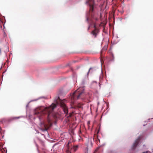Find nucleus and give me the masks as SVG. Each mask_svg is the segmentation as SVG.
Instances as JSON below:
<instances>
[{
	"label": "nucleus",
	"instance_id": "obj_1",
	"mask_svg": "<svg viewBox=\"0 0 153 153\" xmlns=\"http://www.w3.org/2000/svg\"><path fill=\"white\" fill-rule=\"evenodd\" d=\"M56 106V104L53 103L49 107H40L35 110L34 114L39 116L42 127L46 128L48 125L51 124L50 115Z\"/></svg>",
	"mask_w": 153,
	"mask_h": 153
},
{
	"label": "nucleus",
	"instance_id": "obj_2",
	"mask_svg": "<svg viewBox=\"0 0 153 153\" xmlns=\"http://www.w3.org/2000/svg\"><path fill=\"white\" fill-rule=\"evenodd\" d=\"M84 89L83 87L78 88L72 94L71 99L72 101L78 100L80 98L83 99L82 96L84 94Z\"/></svg>",
	"mask_w": 153,
	"mask_h": 153
},
{
	"label": "nucleus",
	"instance_id": "obj_3",
	"mask_svg": "<svg viewBox=\"0 0 153 153\" xmlns=\"http://www.w3.org/2000/svg\"><path fill=\"white\" fill-rule=\"evenodd\" d=\"M88 3L89 7L90 13H92L94 11V7L95 5V3L94 0H88Z\"/></svg>",
	"mask_w": 153,
	"mask_h": 153
},
{
	"label": "nucleus",
	"instance_id": "obj_4",
	"mask_svg": "<svg viewBox=\"0 0 153 153\" xmlns=\"http://www.w3.org/2000/svg\"><path fill=\"white\" fill-rule=\"evenodd\" d=\"M78 146L77 145L74 146L72 148L70 147L69 145V143L67 145V149L66 150L67 153H71V151L73 150L74 152L78 149Z\"/></svg>",
	"mask_w": 153,
	"mask_h": 153
},
{
	"label": "nucleus",
	"instance_id": "obj_5",
	"mask_svg": "<svg viewBox=\"0 0 153 153\" xmlns=\"http://www.w3.org/2000/svg\"><path fill=\"white\" fill-rule=\"evenodd\" d=\"M58 100H59L61 102L60 103V105L61 106L65 114H67L68 113V109L67 107L66 106V105L63 103L62 102V100H61L59 97H58Z\"/></svg>",
	"mask_w": 153,
	"mask_h": 153
},
{
	"label": "nucleus",
	"instance_id": "obj_6",
	"mask_svg": "<svg viewBox=\"0 0 153 153\" xmlns=\"http://www.w3.org/2000/svg\"><path fill=\"white\" fill-rule=\"evenodd\" d=\"M141 140V137H139L135 141L134 143L133 144L132 146V149H135L137 146L140 140Z\"/></svg>",
	"mask_w": 153,
	"mask_h": 153
},
{
	"label": "nucleus",
	"instance_id": "obj_7",
	"mask_svg": "<svg viewBox=\"0 0 153 153\" xmlns=\"http://www.w3.org/2000/svg\"><path fill=\"white\" fill-rule=\"evenodd\" d=\"M99 33V30L98 28H95L93 30L91 33V34L93 35L94 38L97 37Z\"/></svg>",
	"mask_w": 153,
	"mask_h": 153
},
{
	"label": "nucleus",
	"instance_id": "obj_8",
	"mask_svg": "<svg viewBox=\"0 0 153 153\" xmlns=\"http://www.w3.org/2000/svg\"><path fill=\"white\" fill-rule=\"evenodd\" d=\"M82 104L81 103H79L78 104L77 107L79 108H82Z\"/></svg>",
	"mask_w": 153,
	"mask_h": 153
},
{
	"label": "nucleus",
	"instance_id": "obj_9",
	"mask_svg": "<svg viewBox=\"0 0 153 153\" xmlns=\"http://www.w3.org/2000/svg\"><path fill=\"white\" fill-rule=\"evenodd\" d=\"M19 118V117H12V119H18Z\"/></svg>",
	"mask_w": 153,
	"mask_h": 153
},
{
	"label": "nucleus",
	"instance_id": "obj_10",
	"mask_svg": "<svg viewBox=\"0 0 153 153\" xmlns=\"http://www.w3.org/2000/svg\"><path fill=\"white\" fill-rule=\"evenodd\" d=\"M94 29H95V28H96V24L95 23H94Z\"/></svg>",
	"mask_w": 153,
	"mask_h": 153
},
{
	"label": "nucleus",
	"instance_id": "obj_11",
	"mask_svg": "<svg viewBox=\"0 0 153 153\" xmlns=\"http://www.w3.org/2000/svg\"><path fill=\"white\" fill-rule=\"evenodd\" d=\"M90 26H91V25H90L89 26H88V30H89L90 27Z\"/></svg>",
	"mask_w": 153,
	"mask_h": 153
},
{
	"label": "nucleus",
	"instance_id": "obj_12",
	"mask_svg": "<svg viewBox=\"0 0 153 153\" xmlns=\"http://www.w3.org/2000/svg\"><path fill=\"white\" fill-rule=\"evenodd\" d=\"M92 68H90V69H89V71H88V73H89V71H90V70H91Z\"/></svg>",
	"mask_w": 153,
	"mask_h": 153
},
{
	"label": "nucleus",
	"instance_id": "obj_13",
	"mask_svg": "<svg viewBox=\"0 0 153 153\" xmlns=\"http://www.w3.org/2000/svg\"><path fill=\"white\" fill-rule=\"evenodd\" d=\"M89 19V18L88 17H87V19H86V20H87V21H88Z\"/></svg>",
	"mask_w": 153,
	"mask_h": 153
},
{
	"label": "nucleus",
	"instance_id": "obj_14",
	"mask_svg": "<svg viewBox=\"0 0 153 153\" xmlns=\"http://www.w3.org/2000/svg\"><path fill=\"white\" fill-rule=\"evenodd\" d=\"M56 102L57 103H58V101H57V100H56Z\"/></svg>",
	"mask_w": 153,
	"mask_h": 153
},
{
	"label": "nucleus",
	"instance_id": "obj_15",
	"mask_svg": "<svg viewBox=\"0 0 153 153\" xmlns=\"http://www.w3.org/2000/svg\"><path fill=\"white\" fill-rule=\"evenodd\" d=\"M71 114H70L69 116V117H71Z\"/></svg>",
	"mask_w": 153,
	"mask_h": 153
},
{
	"label": "nucleus",
	"instance_id": "obj_16",
	"mask_svg": "<svg viewBox=\"0 0 153 153\" xmlns=\"http://www.w3.org/2000/svg\"><path fill=\"white\" fill-rule=\"evenodd\" d=\"M89 123H89V122H88V125L89 124Z\"/></svg>",
	"mask_w": 153,
	"mask_h": 153
},
{
	"label": "nucleus",
	"instance_id": "obj_17",
	"mask_svg": "<svg viewBox=\"0 0 153 153\" xmlns=\"http://www.w3.org/2000/svg\"><path fill=\"white\" fill-rule=\"evenodd\" d=\"M96 20H97V18H96Z\"/></svg>",
	"mask_w": 153,
	"mask_h": 153
},
{
	"label": "nucleus",
	"instance_id": "obj_18",
	"mask_svg": "<svg viewBox=\"0 0 153 153\" xmlns=\"http://www.w3.org/2000/svg\"><path fill=\"white\" fill-rule=\"evenodd\" d=\"M143 153H145V152H143Z\"/></svg>",
	"mask_w": 153,
	"mask_h": 153
}]
</instances>
